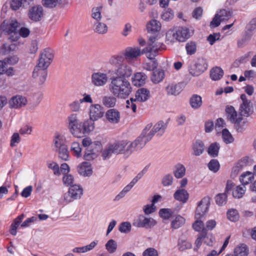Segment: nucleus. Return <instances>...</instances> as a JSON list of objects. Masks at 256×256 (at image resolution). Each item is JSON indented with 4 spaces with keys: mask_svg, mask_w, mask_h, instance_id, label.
I'll return each instance as SVG.
<instances>
[{
    "mask_svg": "<svg viewBox=\"0 0 256 256\" xmlns=\"http://www.w3.org/2000/svg\"><path fill=\"white\" fill-rule=\"evenodd\" d=\"M178 248L180 251H184L192 248V244L186 240L180 239L178 244Z\"/></svg>",
    "mask_w": 256,
    "mask_h": 256,
    "instance_id": "nucleus-56",
    "label": "nucleus"
},
{
    "mask_svg": "<svg viewBox=\"0 0 256 256\" xmlns=\"http://www.w3.org/2000/svg\"><path fill=\"white\" fill-rule=\"evenodd\" d=\"M227 194L225 192L218 194L215 197L216 204L220 206L226 204L227 202Z\"/></svg>",
    "mask_w": 256,
    "mask_h": 256,
    "instance_id": "nucleus-52",
    "label": "nucleus"
},
{
    "mask_svg": "<svg viewBox=\"0 0 256 256\" xmlns=\"http://www.w3.org/2000/svg\"><path fill=\"white\" fill-rule=\"evenodd\" d=\"M83 194L82 188L77 184L71 186L68 194L64 195V199L66 204L71 202L73 200L80 198Z\"/></svg>",
    "mask_w": 256,
    "mask_h": 256,
    "instance_id": "nucleus-6",
    "label": "nucleus"
},
{
    "mask_svg": "<svg viewBox=\"0 0 256 256\" xmlns=\"http://www.w3.org/2000/svg\"><path fill=\"white\" fill-rule=\"evenodd\" d=\"M210 200L209 196H204L198 203L195 212L196 219H200L207 212L210 204Z\"/></svg>",
    "mask_w": 256,
    "mask_h": 256,
    "instance_id": "nucleus-9",
    "label": "nucleus"
},
{
    "mask_svg": "<svg viewBox=\"0 0 256 256\" xmlns=\"http://www.w3.org/2000/svg\"><path fill=\"white\" fill-rule=\"evenodd\" d=\"M26 103V98L21 96H13L9 102L10 106L12 108H21L24 106Z\"/></svg>",
    "mask_w": 256,
    "mask_h": 256,
    "instance_id": "nucleus-23",
    "label": "nucleus"
},
{
    "mask_svg": "<svg viewBox=\"0 0 256 256\" xmlns=\"http://www.w3.org/2000/svg\"><path fill=\"white\" fill-rule=\"evenodd\" d=\"M18 26L19 24L16 20H4L0 25V32H3L7 34H16Z\"/></svg>",
    "mask_w": 256,
    "mask_h": 256,
    "instance_id": "nucleus-11",
    "label": "nucleus"
},
{
    "mask_svg": "<svg viewBox=\"0 0 256 256\" xmlns=\"http://www.w3.org/2000/svg\"><path fill=\"white\" fill-rule=\"evenodd\" d=\"M220 148V144L218 142H214L210 146L208 152L212 157L215 158L218 156Z\"/></svg>",
    "mask_w": 256,
    "mask_h": 256,
    "instance_id": "nucleus-44",
    "label": "nucleus"
},
{
    "mask_svg": "<svg viewBox=\"0 0 256 256\" xmlns=\"http://www.w3.org/2000/svg\"><path fill=\"white\" fill-rule=\"evenodd\" d=\"M240 99L242 103L240 107V114L241 116H248L252 112V104L245 94H241Z\"/></svg>",
    "mask_w": 256,
    "mask_h": 256,
    "instance_id": "nucleus-10",
    "label": "nucleus"
},
{
    "mask_svg": "<svg viewBox=\"0 0 256 256\" xmlns=\"http://www.w3.org/2000/svg\"><path fill=\"white\" fill-rule=\"evenodd\" d=\"M224 71L220 67L212 68L210 72V76L212 80H218L220 79L224 75Z\"/></svg>",
    "mask_w": 256,
    "mask_h": 256,
    "instance_id": "nucleus-38",
    "label": "nucleus"
},
{
    "mask_svg": "<svg viewBox=\"0 0 256 256\" xmlns=\"http://www.w3.org/2000/svg\"><path fill=\"white\" fill-rule=\"evenodd\" d=\"M246 192V187L240 185L236 187L232 191V196L234 198H242Z\"/></svg>",
    "mask_w": 256,
    "mask_h": 256,
    "instance_id": "nucleus-49",
    "label": "nucleus"
},
{
    "mask_svg": "<svg viewBox=\"0 0 256 256\" xmlns=\"http://www.w3.org/2000/svg\"><path fill=\"white\" fill-rule=\"evenodd\" d=\"M226 113L228 120L233 124L241 122L242 120V116L240 114L238 115L234 107L232 106L226 107Z\"/></svg>",
    "mask_w": 256,
    "mask_h": 256,
    "instance_id": "nucleus-18",
    "label": "nucleus"
},
{
    "mask_svg": "<svg viewBox=\"0 0 256 256\" xmlns=\"http://www.w3.org/2000/svg\"><path fill=\"white\" fill-rule=\"evenodd\" d=\"M124 58L122 56H114L110 60V64L114 68V73L116 76L112 78H120L127 80L132 74V68L124 63Z\"/></svg>",
    "mask_w": 256,
    "mask_h": 256,
    "instance_id": "nucleus-2",
    "label": "nucleus"
},
{
    "mask_svg": "<svg viewBox=\"0 0 256 256\" xmlns=\"http://www.w3.org/2000/svg\"><path fill=\"white\" fill-rule=\"evenodd\" d=\"M180 84H170L166 87L167 93L168 95H178L182 91Z\"/></svg>",
    "mask_w": 256,
    "mask_h": 256,
    "instance_id": "nucleus-41",
    "label": "nucleus"
},
{
    "mask_svg": "<svg viewBox=\"0 0 256 256\" xmlns=\"http://www.w3.org/2000/svg\"><path fill=\"white\" fill-rule=\"evenodd\" d=\"M106 248L110 253L114 252L117 248V244L115 240L110 239L106 244Z\"/></svg>",
    "mask_w": 256,
    "mask_h": 256,
    "instance_id": "nucleus-55",
    "label": "nucleus"
},
{
    "mask_svg": "<svg viewBox=\"0 0 256 256\" xmlns=\"http://www.w3.org/2000/svg\"><path fill=\"white\" fill-rule=\"evenodd\" d=\"M54 57V51L47 48L44 50L40 54L38 64L43 68H48Z\"/></svg>",
    "mask_w": 256,
    "mask_h": 256,
    "instance_id": "nucleus-7",
    "label": "nucleus"
},
{
    "mask_svg": "<svg viewBox=\"0 0 256 256\" xmlns=\"http://www.w3.org/2000/svg\"><path fill=\"white\" fill-rule=\"evenodd\" d=\"M6 74L8 76L15 75V70L12 67L7 68V64L4 60H0V76Z\"/></svg>",
    "mask_w": 256,
    "mask_h": 256,
    "instance_id": "nucleus-27",
    "label": "nucleus"
},
{
    "mask_svg": "<svg viewBox=\"0 0 256 256\" xmlns=\"http://www.w3.org/2000/svg\"><path fill=\"white\" fill-rule=\"evenodd\" d=\"M222 138L224 142L226 144L232 143L234 140L232 134L226 128H224L222 130Z\"/></svg>",
    "mask_w": 256,
    "mask_h": 256,
    "instance_id": "nucleus-53",
    "label": "nucleus"
},
{
    "mask_svg": "<svg viewBox=\"0 0 256 256\" xmlns=\"http://www.w3.org/2000/svg\"><path fill=\"white\" fill-rule=\"evenodd\" d=\"M114 154L122 153L125 155H130L132 153H127L126 149L129 146V142L127 140H122L113 144H111Z\"/></svg>",
    "mask_w": 256,
    "mask_h": 256,
    "instance_id": "nucleus-20",
    "label": "nucleus"
},
{
    "mask_svg": "<svg viewBox=\"0 0 256 256\" xmlns=\"http://www.w3.org/2000/svg\"><path fill=\"white\" fill-rule=\"evenodd\" d=\"M190 106L194 109H198L202 105V97L198 94H193L190 100Z\"/></svg>",
    "mask_w": 256,
    "mask_h": 256,
    "instance_id": "nucleus-37",
    "label": "nucleus"
},
{
    "mask_svg": "<svg viewBox=\"0 0 256 256\" xmlns=\"http://www.w3.org/2000/svg\"><path fill=\"white\" fill-rule=\"evenodd\" d=\"M161 28V24L160 22L152 20L147 24V30L150 35L158 34L160 36L159 31Z\"/></svg>",
    "mask_w": 256,
    "mask_h": 256,
    "instance_id": "nucleus-24",
    "label": "nucleus"
},
{
    "mask_svg": "<svg viewBox=\"0 0 256 256\" xmlns=\"http://www.w3.org/2000/svg\"><path fill=\"white\" fill-rule=\"evenodd\" d=\"M174 178L171 174H166L164 176L162 180V184L164 186H168L172 185Z\"/></svg>",
    "mask_w": 256,
    "mask_h": 256,
    "instance_id": "nucleus-58",
    "label": "nucleus"
},
{
    "mask_svg": "<svg viewBox=\"0 0 256 256\" xmlns=\"http://www.w3.org/2000/svg\"><path fill=\"white\" fill-rule=\"evenodd\" d=\"M54 142L56 150L58 151V156L62 160L66 161L68 159V150L67 146L64 144L62 136L60 135L56 136Z\"/></svg>",
    "mask_w": 256,
    "mask_h": 256,
    "instance_id": "nucleus-5",
    "label": "nucleus"
},
{
    "mask_svg": "<svg viewBox=\"0 0 256 256\" xmlns=\"http://www.w3.org/2000/svg\"><path fill=\"white\" fill-rule=\"evenodd\" d=\"M174 198L176 200L185 204L188 200L189 194L185 189H178L174 193Z\"/></svg>",
    "mask_w": 256,
    "mask_h": 256,
    "instance_id": "nucleus-25",
    "label": "nucleus"
},
{
    "mask_svg": "<svg viewBox=\"0 0 256 256\" xmlns=\"http://www.w3.org/2000/svg\"><path fill=\"white\" fill-rule=\"evenodd\" d=\"M102 8V6H100L98 7L94 8L92 9V16L93 18L96 20H100L102 16H101V10Z\"/></svg>",
    "mask_w": 256,
    "mask_h": 256,
    "instance_id": "nucleus-62",
    "label": "nucleus"
},
{
    "mask_svg": "<svg viewBox=\"0 0 256 256\" xmlns=\"http://www.w3.org/2000/svg\"><path fill=\"white\" fill-rule=\"evenodd\" d=\"M116 102V97L114 96H104L102 100V104L108 108L114 107Z\"/></svg>",
    "mask_w": 256,
    "mask_h": 256,
    "instance_id": "nucleus-43",
    "label": "nucleus"
},
{
    "mask_svg": "<svg viewBox=\"0 0 256 256\" xmlns=\"http://www.w3.org/2000/svg\"><path fill=\"white\" fill-rule=\"evenodd\" d=\"M160 39V36L158 34L148 36L147 46L144 48V52H146L148 59H153L156 56L157 52L165 48V45Z\"/></svg>",
    "mask_w": 256,
    "mask_h": 256,
    "instance_id": "nucleus-3",
    "label": "nucleus"
},
{
    "mask_svg": "<svg viewBox=\"0 0 256 256\" xmlns=\"http://www.w3.org/2000/svg\"><path fill=\"white\" fill-rule=\"evenodd\" d=\"M146 78V76L144 72H137L132 78V83L136 86H140L145 83Z\"/></svg>",
    "mask_w": 256,
    "mask_h": 256,
    "instance_id": "nucleus-29",
    "label": "nucleus"
},
{
    "mask_svg": "<svg viewBox=\"0 0 256 256\" xmlns=\"http://www.w3.org/2000/svg\"><path fill=\"white\" fill-rule=\"evenodd\" d=\"M192 154L195 156L201 155L204 150L205 146L204 142L200 140H196L192 146Z\"/></svg>",
    "mask_w": 256,
    "mask_h": 256,
    "instance_id": "nucleus-28",
    "label": "nucleus"
},
{
    "mask_svg": "<svg viewBox=\"0 0 256 256\" xmlns=\"http://www.w3.org/2000/svg\"><path fill=\"white\" fill-rule=\"evenodd\" d=\"M172 36L176 40L184 42L188 39L190 36V30L186 27H179L173 33Z\"/></svg>",
    "mask_w": 256,
    "mask_h": 256,
    "instance_id": "nucleus-15",
    "label": "nucleus"
},
{
    "mask_svg": "<svg viewBox=\"0 0 256 256\" xmlns=\"http://www.w3.org/2000/svg\"><path fill=\"white\" fill-rule=\"evenodd\" d=\"M150 97V92L145 88H139L136 93V100L139 102L147 100Z\"/></svg>",
    "mask_w": 256,
    "mask_h": 256,
    "instance_id": "nucleus-26",
    "label": "nucleus"
},
{
    "mask_svg": "<svg viewBox=\"0 0 256 256\" xmlns=\"http://www.w3.org/2000/svg\"><path fill=\"white\" fill-rule=\"evenodd\" d=\"M90 118L96 121L102 118L104 114L103 107L99 104H92L89 108Z\"/></svg>",
    "mask_w": 256,
    "mask_h": 256,
    "instance_id": "nucleus-13",
    "label": "nucleus"
},
{
    "mask_svg": "<svg viewBox=\"0 0 256 256\" xmlns=\"http://www.w3.org/2000/svg\"><path fill=\"white\" fill-rule=\"evenodd\" d=\"M82 128V122H80V124L76 125V126L69 128V130L74 136L76 138H82L84 136Z\"/></svg>",
    "mask_w": 256,
    "mask_h": 256,
    "instance_id": "nucleus-36",
    "label": "nucleus"
},
{
    "mask_svg": "<svg viewBox=\"0 0 256 256\" xmlns=\"http://www.w3.org/2000/svg\"><path fill=\"white\" fill-rule=\"evenodd\" d=\"M158 254L156 250L153 248H146L143 252L142 256H158Z\"/></svg>",
    "mask_w": 256,
    "mask_h": 256,
    "instance_id": "nucleus-64",
    "label": "nucleus"
},
{
    "mask_svg": "<svg viewBox=\"0 0 256 256\" xmlns=\"http://www.w3.org/2000/svg\"><path fill=\"white\" fill-rule=\"evenodd\" d=\"M47 75L48 68H43L37 64L33 71L32 77L38 79L39 84H42L46 80Z\"/></svg>",
    "mask_w": 256,
    "mask_h": 256,
    "instance_id": "nucleus-14",
    "label": "nucleus"
},
{
    "mask_svg": "<svg viewBox=\"0 0 256 256\" xmlns=\"http://www.w3.org/2000/svg\"><path fill=\"white\" fill-rule=\"evenodd\" d=\"M186 174V168L184 166L180 164H178L174 166V174L176 178H182Z\"/></svg>",
    "mask_w": 256,
    "mask_h": 256,
    "instance_id": "nucleus-40",
    "label": "nucleus"
},
{
    "mask_svg": "<svg viewBox=\"0 0 256 256\" xmlns=\"http://www.w3.org/2000/svg\"><path fill=\"white\" fill-rule=\"evenodd\" d=\"M80 122L77 114H70L68 118V129L78 124Z\"/></svg>",
    "mask_w": 256,
    "mask_h": 256,
    "instance_id": "nucleus-45",
    "label": "nucleus"
},
{
    "mask_svg": "<svg viewBox=\"0 0 256 256\" xmlns=\"http://www.w3.org/2000/svg\"><path fill=\"white\" fill-rule=\"evenodd\" d=\"M208 68V64L203 60H198L194 65L189 69L190 73L193 76H198Z\"/></svg>",
    "mask_w": 256,
    "mask_h": 256,
    "instance_id": "nucleus-17",
    "label": "nucleus"
},
{
    "mask_svg": "<svg viewBox=\"0 0 256 256\" xmlns=\"http://www.w3.org/2000/svg\"><path fill=\"white\" fill-rule=\"evenodd\" d=\"M209 170L214 172H216L220 169V164L217 160L212 159L208 164Z\"/></svg>",
    "mask_w": 256,
    "mask_h": 256,
    "instance_id": "nucleus-57",
    "label": "nucleus"
},
{
    "mask_svg": "<svg viewBox=\"0 0 256 256\" xmlns=\"http://www.w3.org/2000/svg\"><path fill=\"white\" fill-rule=\"evenodd\" d=\"M148 142L141 134L134 142L129 144L127 148V153H132L136 150H140Z\"/></svg>",
    "mask_w": 256,
    "mask_h": 256,
    "instance_id": "nucleus-19",
    "label": "nucleus"
},
{
    "mask_svg": "<svg viewBox=\"0 0 256 256\" xmlns=\"http://www.w3.org/2000/svg\"><path fill=\"white\" fill-rule=\"evenodd\" d=\"M20 142V138L19 134L14 132L11 137L10 146L14 147L16 146Z\"/></svg>",
    "mask_w": 256,
    "mask_h": 256,
    "instance_id": "nucleus-63",
    "label": "nucleus"
},
{
    "mask_svg": "<svg viewBox=\"0 0 256 256\" xmlns=\"http://www.w3.org/2000/svg\"><path fill=\"white\" fill-rule=\"evenodd\" d=\"M152 126V123L148 124L143 130L141 134L148 142L152 140L154 134H156L152 128L151 129Z\"/></svg>",
    "mask_w": 256,
    "mask_h": 256,
    "instance_id": "nucleus-31",
    "label": "nucleus"
},
{
    "mask_svg": "<svg viewBox=\"0 0 256 256\" xmlns=\"http://www.w3.org/2000/svg\"><path fill=\"white\" fill-rule=\"evenodd\" d=\"M70 151L76 157L78 158L82 156V148L78 142H74L72 144Z\"/></svg>",
    "mask_w": 256,
    "mask_h": 256,
    "instance_id": "nucleus-51",
    "label": "nucleus"
},
{
    "mask_svg": "<svg viewBox=\"0 0 256 256\" xmlns=\"http://www.w3.org/2000/svg\"><path fill=\"white\" fill-rule=\"evenodd\" d=\"M98 150L94 148V146L86 148L84 158L86 160H91L97 157Z\"/></svg>",
    "mask_w": 256,
    "mask_h": 256,
    "instance_id": "nucleus-34",
    "label": "nucleus"
},
{
    "mask_svg": "<svg viewBox=\"0 0 256 256\" xmlns=\"http://www.w3.org/2000/svg\"><path fill=\"white\" fill-rule=\"evenodd\" d=\"M167 124L160 120L154 124L152 130L155 134H157V136H161L165 132Z\"/></svg>",
    "mask_w": 256,
    "mask_h": 256,
    "instance_id": "nucleus-30",
    "label": "nucleus"
},
{
    "mask_svg": "<svg viewBox=\"0 0 256 256\" xmlns=\"http://www.w3.org/2000/svg\"><path fill=\"white\" fill-rule=\"evenodd\" d=\"M94 120H92L91 118L88 119L84 121L82 124V130L84 132V136L86 134H88L90 132L92 131L94 128Z\"/></svg>",
    "mask_w": 256,
    "mask_h": 256,
    "instance_id": "nucleus-39",
    "label": "nucleus"
},
{
    "mask_svg": "<svg viewBox=\"0 0 256 256\" xmlns=\"http://www.w3.org/2000/svg\"><path fill=\"white\" fill-rule=\"evenodd\" d=\"M132 86L128 80L110 78L109 90L112 94L119 98H126L132 92Z\"/></svg>",
    "mask_w": 256,
    "mask_h": 256,
    "instance_id": "nucleus-1",
    "label": "nucleus"
},
{
    "mask_svg": "<svg viewBox=\"0 0 256 256\" xmlns=\"http://www.w3.org/2000/svg\"><path fill=\"white\" fill-rule=\"evenodd\" d=\"M94 30L99 34H104L108 31V27L104 23L97 22L94 24Z\"/></svg>",
    "mask_w": 256,
    "mask_h": 256,
    "instance_id": "nucleus-48",
    "label": "nucleus"
},
{
    "mask_svg": "<svg viewBox=\"0 0 256 256\" xmlns=\"http://www.w3.org/2000/svg\"><path fill=\"white\" fill-rule=\"evenodd\" d=\"M78 174L84 176H89L92 174V168L88 162H83L77 167Z\"/></svg>",
    "mask_w": 256,
    "mask_h": 256,
    "instance_id": "nucleus-21",
    "label": "nucleus"
},
{
    "mask_svg": "<svg viewBox=\"0 0 256 256\" xmlns=\"http://www.w3.org/2000/svg\"><path fill=\"white\" fill-rule=\"evenodd\" d=\"M192 228L194 230L202 232L200 234H206L205 230V224L200 219H196L194 222L192 224Z\"/></svg>",
    "mask_w": 256,
    "mask_h": 256,
    "instance_id": "nucleus-46",
    "label": "nucleus"
},
{
    "mask_svg": "<svg viewBox=\"0 0 256 256\" xmlns=\"http://www.w3.org/2000/svg\"><path fill=\"white\" fill-rule=\"evenodd\" d=\"M108 78L106 74L100 72H94L91 77L92 83L96 86H102L106 84Z\"/></svg>",
    "mask_w": 256,
    "mask_h": 256,
    "instance_id": "nucleus-16",
    "label": "nucleus"
},
{
    "mask_svg": "<svg viewBox=\"0 0 256 256\" xmlns=\"http://www.w3.org/2000/svg\"><path fill=\"white\" fill-rule=\"evenodd\" d=\"M106 120L112 124H118L120 120V113L116 109H110L106 113Z\"/></svg>",
    "mask_w": 256,
    "mask_h": 256,
    "instance_id": "nucleus-22",
    "label": "nucleus"
},
{
    "mask_svg": "<svg viewBox=\"0 0 256 256\" xmlns=\"http://www.w3.org/2000/svg\"><path fill=\"white\" fill-rule=\"evenodd\" d=\"M184 223L185 219L178 215L172 222L171 226L173 228L176 229L182 226Z\"/></svg>",
    "mask_w": 256,
    "mask_h": 256,
    "instance_id": "nucleus-50",
    "label": "nucleus"
},
{
    "mask_svg": "<svg viewBox=\"0 0 256 256\" xmlns=\"http://www.w3.org/2000/svg\"><path fill=\"white\" fill-rule=\"evenodd\" d=\"M65 2V0H42V5L47 8H52Z\"/></svg>",
    "mask_w": 256,
    "mask_h": 256,
    "instance_id": "nucleus-35",
    "label": "nucleus"
},
{
    "mask_svg": "<svg viewBox=\"0 0 256 256\" xmlns=\"http://www.w3.org/2000/svg\"><path fill=\"white\" fill-rule=\"evenodd\" d=\"M254 179V174L250 172L243 173L240 177V180L242 183V185L244 186L252 182Z\"/></svg>",
    "mask_w": 256,
    "mask_h": 256,
    "instance_id": "nucleus-33",
    "label": "nucleus"
},
{
    "mask_svg": "<svg viewBox=\"0 0 256 256\" xmlns=\"http://www.w3.org/2000/svg\"><path fill=\"white\" fill-rule=\"evenodd\" d=\"M227 216L228 219L232 222L236 221L239 218L238 211L234 209L228 210L227 212Z\"/></svg>",
    "mask_w": 256,
    "mask_h": 256,
    "instance_id": "nucleus-61",
    "label": "nucleus"
},
{
    "mask_svg": "<svg viewBox=\"0 0 256 256\" xmlns=\"http://www.w3.org/2000/svg\"><path fill=\"white\" fill-rule=\"evenodd\" d=\"M186 48L187 54L192 55L196 52V45L194 42H190L186 44Z\"/></svg>",
    "mask_w": 256,
    "mask_h": 256,
    "instance_id": "nucleus-59",
    "label": "nucleus"
},
{
    "mask_svg": "<svg viewBox=\"0 0 256 256\" xmlns=\"http://www.w3.org/2000/svg\"><path fill=\"white\" fill-rule=\"evenodd\" d=\"M164 74L162 70H156L153 72L151 80L154 83L158 84L164 79Z\"/></svg>",
    "mask_w": 256,
    "mask_h": 256,
    "instance_id": "nucleus-42",
    "label": "nucleus"
},
{
    "mask_svg": "<svg viewBox=\"0 0 256 256\" xmlns=\"http://www.w3.org/2000/svg\"><path fill=\"white\" fill-rule=\"evenodd\" d=\"M144 52V48L142 50L139 47H128L124 50V58L128 62L134 61L137 58L142 55Z\"/></svg>",
    "mask_w": 256,
    "mask_h": 256,
    "instance_id": "nucleus-8",
    "label": "nucleus"
},
{
    "mask_svg": "<svg viewBox=\"0 0 256 256\" xmlns=\"http://www.w3.org/2000/svg\"><path fill=\"white\" fill-rule=\"evenodd\" d=\"M216 14L222 22L226 21L232 16V12L226 9L220 10Z\"/></svg>",
    "mask_w": 256,
    "mask_h": 256,
    "instance_id": "nucleus-47",
    "label": "nucleus"
},
{
    "mask_svg": "<svg viewBox=\"0 0 256 256\" xmlns=\"http://www.w3.org/2000/svg\"><path fill=\"white\" fill-rule=\"evenodd\" d=\"M248 248L244 244L238 245L234 250V256H248Z\"/></svg>",
    "mask_w": 256,
    "mask_h": 256,
    "instance_id": "nucleus-32",
    "label": "nucleus"
},
{
    "mask_svg": "<svg viewBox=\"0 0 256 256\" xmlns=\"http://www.w3.org/2000/svg\"><path fill=\"white\" fill-rule=\"evenodd\" d=\"M156 221L153 218L140 214L132 221V225L138 228H142L150 229L156 224Z\"/></svg>",
    "mask_w": 256,
    "mask_h": 256,
    "instance_id": "nucleus-4",
    "label": "nucleus"
},
{
    "mask_svg": "<svg viewBox=\"0 0 256 256\" xmlns=\"http://www.w3.org/2000/svg\"><path fill=\"white\" fill-rule=\"evenodd\" d=\"M28 15L29 18L32 22H39L44 17L43 8L40 5L33 6L29 10Z\"/></svg>",
    "mask_w": 256,
    "mask_h": 256,
    "instance_id": "nucleus-12",
    "label": "nucleus"
},
{
    "mask_svg": "<svg viewBox=\"0 0 256 256\" xmlns=\"http://www.w3.org/2000/svg\"><path fill=\"white\" fill-rule=\"evenodd\" d=\"M174 214V211L170 208H161L159 210V215L164 220H168L171 218Z\"/></svg>",
    "mask_w": 256,
    "mask_h": 256,
    "instance_id": "nucleus-54",
    "label": "nucleus"
},
{
    "mask_svg": "<svg viewBox=\"0 0 256 256\" xmlns=\"http://www.w3.org/2000/svg\"><path fill=\"white\" fill-rule=\"evenodd\" d=\"M131 228V224L130 222H125L120 224L118 230L121 232L128 233L130 231Z\"/></svg>",
    "mask_w": 256,
    "mask_h": 256,
    "instance_id": "nucleus-60",
    "label": "nucleus"
}]
</instances>
